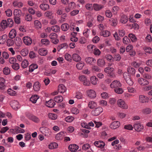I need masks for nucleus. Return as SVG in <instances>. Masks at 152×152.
<instances>
[{"mask_svg": "<svg viewBox=\"0 0 152 152\" xmlns=\"http://www.w3.org/2000/svg\"><path fill=\"white\" fill-rule=\"evenodd\" d=\"M72 58L74 61L77 62L80 61L81 60L80 57L76 53H75L73 55Z\"/></svg>", "mask_w": 152, "mask_h": 152, "instance_id": "nucleus-25", "label": "nucleus"}, {"mask_svg": "<svg viewBox=\"0 0 152 152\" xmlns=\"http://www.w3.org/2000/svg\"><path fill=\"white\" fill-rule=\"evenodd\" d=\"M66 133L64 131L61 132L56 134V139L58 140H61L64 137V134Z\"/></svg>", "mask_w": 152, "mask_h": 152, "instance_id": "nucleus-14", "label": "nucleus"}, {"mask_svg": "<svg viewBox=\"0 0 152 152\" xmlns=\"http://www.w3.org/2000/svg\"><path fill=\"white\" fill-rule=\"evenodd\" d=\"M128 21V18L125 15H123L121 16L120 19L121 22L124 23H126Z\"/></svg>", "mask_w": 152, "mask_h": 152, "instance_id": "nucleus-40", "label": "nucleus"}, {"mask_svg": "<svg viewBox=\"0 0 152 152\" xmlns=\"http://www.w3.org/2000/svg\"><path fill=\"white\" fill-rule=\"evenodd\" d=\"M5 80L3 77H0V89H3L4 88L5 85Z\"/></svg>", "mask_w": 152, "mask_h": 152, "instance_id": "nucleus-21", "label": "nucleus"}, {"mask_svg": "<svg viewBox=\"0 0 152 152\" xmlns=\"http://www.w3.org/2000/svg\"><path fill=\"white\" fill-rule=\"evenodd\" d=\"M121 86V83L119 81L117 80L113 81L110 85V86L111 88L115 89L118 87H120Z\"/></svg>", "mask_w": 152, "mask_h": 152, "instance_id": "nucleus-5", "label": "nucleus"}, {"mask_svg": "<svg viewBox=\"0 0 152 152\" xmlns=\"http://www.w3.org/2000/svg\"><path fill=\"white\" fill-rule=\"evenodd\" d=\"M38 68V66L35 64H32L29 67V71L30 72H32L34 70Z\"/></svg>", "mask_w": 152, "mask_h": 152, "instance_id": "nucleus-34", "label": "nucleus"}, {"mask_svg": "<svg viewBox=\"0 0 152 152\" xmlns=\"http://www.w3.org/2000/svg\"><path fill=\"white\" fill-rule=\"evenodd\" d=\"M105 57L108 61L110 62H112L113 61V58L110 55H106L105 56Z\"/></svg>", "mask_w": 152, "mask_h": 152, "instance_id": "nucleus-48", "label": "nucleus"}, {"mask_svg": "<svg viewBox=\"0 0 152 152\" xmlns=\"http://www.w3.org/2000/svg\"><path fill=\"white\" fill-rule=\"evenodd\" d=\"M110 23L112 26H116L117 23V18H111L109 20Z\"/></svg>", "mask_w": 152, "mask_h": 152, "instance_id": "nucleus-23", "label": "nucleus"}, {"mask_svg": "<svg viewBox=\"0 0 152 152\" xmlns=\"http://www.w3.org/2000/svg\"><path fill=\"white\" fill-rule=\"evenodd\" d=\"M88 96L91 98H94L96 96V94L94 90H91L88 93Z\"/></svg>", "mask_w": 152, "mask_h": 152, "instance_id": "nucleus-22", "label": "nucleus"}, {"mask_svg": "<svg viewBox=\"0 0 152 152\" xmlns=\"http://www.w3.org/2000/svg\"><path fill=\"white\" fill-rule=\"evenodd\" d=\"M7 25L9 27H11L14 24V22L13 20L11 18H8L7 20Z\"/></svg>", "mask_w": 152, "mask_h": 152, "instance_id": "nucleus-47", "label": "nucleus"}, {"mask_svg": "<svg viewBox=\"0 0 152 152\" xmlns=\"http://www.w3.org/2000/svg\"><path fill=\"white\" fill-rule=\"evenodd\" d=\"M94 10L96 11H98L104 7L103 5L97 4H94L93 5Z\"/></svg>", "mask_w": 152, "mask_h": 152, "instance_id": "nucleus-13", "label": "nucleus"}, {"mask_svg": "<svg viewBox=\"0 0 152 152\" xmlns=\"http://www.w3.org/2000/svg\"><path fill=\"white\" fill-rule=\"evenodd\" d=\"M28 65V62L27 60H24L22 63L21 66L23 68L27 67Z\"/></svg>", "mask_w": 152, "mask_h": 152, "instance_id": "nucleus-50", "label": "nucleus"}, {"mask_svg": "<svg viewBox=\"0 0 152 152\" xmlns=\"http://www.w3.org/2000/svg\"><path fill=\"white\" fill-rule=\"evenodd\" d=\"M48 117L52 120H54L57 118V115L56 114L49 113L48 114Z\"/></svg>", "mask_w": 152, "mask_h": 152, "instance_id": "nucleus-41", "label": "nucleus"}, {"mask_svg": "<svg viewBox=\"0 0 152 152\" xmlns=\"http://www.w3.org/2000/svg\"><path fill=\"white\" fill-rule=\"evenodd\" d=\"M138 81L139 84L142 86H146L149 84L148 81L143 78H139Z\"/></svg>", "mask_w": 152, "mask_h": 152, "instance_id": "nucleus-10", "label": "nucleus"}, {"mask_svg": "<svg viewBox=\"0 0 152 152\" xmlns=\"http://www.w3.org/2000/svg\"><path fill=\"white\" fill-rule=\"evenodd\" d=\"M78 148V146L76 144H71L68 147L69 149L72 152L76 151Z\"/></svg>", "mask_w": 152, "mask_h": 152, "instance_id": "nucleus-11", "label": "nucleus"}, {"mask_svg": "<svg viewBox=\"0 0 152 152\" xmlns=\"http://www.w3.org/2000/svg\"><path fill=\"white\" fill-rule=\"evenodd\" d=\"M28 51L27 49H23L21 51L20 53L22 56H25L28 54Z\"/></svg>", "mask_w": 152, "mask_h": 152, "instance_id": "nucleus-54", "label": "nucleus"}, {"mask_svg": "<svg viewBox=\"0 0 152 152\" xmlns=\"http://www.w3.org/2000/svg\"><path fill=\"white\" fill-rule=\"evenodd\" d=\"M110 34V31L107 30L101 32L100 35L104 37H109Z\"/></svg>", "mask_w": 152, "mask_h": 152, "instance_id": "nucleus-35", "label": "nucleus"}, {"mask_svg": "<svg viewBox=\"0 0 152 152\" xmlns=\"http://www.w3.org/2000/svg\"><path fill=\"white\" fill-rule=\"evenodd\" d=\"M16 35V32L14 29H12L9 34V37L12 39L15 38Z\"/></svg>", "mask_w": 152, "mask_h": 152, "instance_id": "nucleus-16", "label": "nucleus"}, {"mask_svg": "<svg viewBox=\"0 0 152 152\" xmlns=\"http://www.w3.org/2000/svg\"><path fill=\"white\" fill-rule=\"evenodd\" d=\"M55 104V102L52 99H50L49 101L46 102V105L49 107H53Z\"/></svg>", "mask_w": 152, "mask_h": 152, "instance_id": "nucleus-18", "label": "nucleus"}, {"mask_svg": "<svg viewBox=\"0 0 152 152\" xmlns=\"http://www.w3.org/2000/svg\"><path fill=\"white\" fill-rule=\"evenodd\" d=\"M148 100V97L145 96L140 95L139 96V101L142 103L147 102Z\"/></svg>", "mask_w": 152, "mask_h": 152, "instance_id": "nucleus-12", "label": "nucleus"}, {"mask_svg": "<svg viewBox=\"0 0 152 152\" xmlns=\"http://www.w3.org/2000/svg\"><path fill=\"white\" fill-rule=\"evenodd\" d=\"M45 14L46 17H48L50 19L52 18H53V13L51 11H48L46 12Z\"/></svg>", "mask_w": 152, "mask_h": 152, "instance_id": "nucleus-56", "label": "nucleus"}, {"mask_svg": "<svg viewBox=\"0 0 152 152\" xmlns=\"http://www.w3.org/2000/svg\"><path fill=\"white\" fill-rule=\"evenodd\" d=\"M5 12L7 16L8 17H11L12 15V11L10 9H8Z\"/></svg>", "mask_w": 152, "mask_h": 152, "instance_id": "nucleus-64", "label": "nucleus"}, {"mask_svg": "<svg viewBox=\"0 0 152 152\" xmlns=\"http://www.w3.org/2000/svg\"><path fill=\"white\" fill-rule=\"evenodd\" d=\"M97 64L99 66L101 67L104 66L105 64V62L103 59H99L97 62Z\"/></svg>", "mask_w": 152, "mask_h": 152, "instance_id": "nucleus-17", "label": "nucleus"}, {"mask_svg": "<svg viewBox=\"0 0 152 152\" xmlns=\"http://www.w3.org/2000/svg\"><path fill=\"white\" fill-rule=\"evenodd\" d=\"M96 104L93 101H91L88 103V107L91 109H93L96 106Z\"/></svg>", "mask_w": 152, "mask_h": 152, "instance_id": "nucleus-39", "label": "nucleus"}, {"mask_svg": "<svg viewBox=\"0 0 152 152\" xmlns=\"http://www.w3.org/2000/svg\"><path fill=\"white\" fill-rule=\"evenodd\" d=\"M40 84L39 82L38 81L35 82L33 86L34 91H39L40 89Z\"/></svg>", "mask_w": 152, "mask_h": 152, "instance_id": "nucleus-15", "label": "nucleus"}, {"mask_svg": "<svg viewBox=\"0 0 152 152\" xmlns=\"http://www.w3.org/2000/svg\"><path fill=\"white\" fill-rule=\"evenodd\" d=\"M58 144L56 142H52L48 145V148L51 149L56 148L58 147Z\"/></svg>", "mask_w": 152, "mask_h": 152, "instance_id": "nucleus-33", "label": "nucleus"}, {"mask_svg": "<svg viewBox=\"0 0 152 152\" xmlns=\"http://www.w3.org/2000/svg\"><path fill=\"white\" fill-rule=\"evenodd\" d=\"M38 98L37 95H34V96H32L30 98V100L32 103H36Z\"/></svg>", "mask_w": 152, "mask_h": 152, "instance_id": "nucleus-44", "label": "nucleus"}, {"mask_svg": "<svg viewBox=\"0 0 152 152\" xmlns=\"http://www.w3.org/2000/svg\"><path fill=\"white\" fill-rule=\"evenodd\" d=\"M84 65V63L83 62H79L76 65V67L77 69L81 70Z\"/></svg>", "mask_w": 152, "mask_h": 152, "instance_id": "nucleus-52", "label": "nucleus"}, {"mask_svg": "<svg viewBox=\"0 0 152 152\" xmlns=\"http://www.w3.org/2000/svg\"><path fill=\"white\" fill-rule=\"evenodd\" d=\"M12 69L15 70H17L20 68V66L18 63H15L12 65Z\"/></svg>", "mask_w": 152, "mask_h": 152, "instance_id": "nucleus-51", "label": "nucleus"}, {"mask_svg": "<svg viewBox=\"0 0 152 152\" xmlns=\"http://www.w3.org/2000/svg\"><path fill=\"white\" fill-rule=\"evenodd\" d=\"M50 37L51 39L50 41L55 44H57L59 41L57 39L58 35L55 33H53L50 34Z\"/></svg>", "mask_w": 152, "mask_h": 152, "instance_id": "nucleus-3", "label": "nucleus"}, {"mask_svg": "<svg viewBox=\"0 0 152 152\" xmlns=\"http://www.w3.org/2000/svg\"><path fill=\"white\" fill-rule=\"evenodd\" d=\"M39 7L41 9L44 11L48 10L50 8L49 5L46 4H40Z\"/></svg>", "mask_w": 152, "mask_h": 152, "instance_id": "nucleus-19", "label": "nucleus"}, {"mask_svg": "<svg viewBox=\"0 0 152 152\" xmlns=\"http://www.w3.org/2000/svg\"><path fill=\"white\" fill-rule=\"evenodd\" d=\"M51 29L54 32H57L60 31V28L58 25H56L53 26Z\"/></svg>", "mask_w": 152, "mask_h": 152, "instance_id": "nucleus-42", "label": "nucleus"}, {"mask_svg": "<svg viewBox=\"0 0 152 152\" xmlns=\"http://www.w3.org/2000/svg\"><path fill=\"white\" fill-rule=\"evenodd\" d=\"M22 11L19 9H15L13 12V15L14 16V19L15 23L19 24L20 23V17L21 15Z\"/></svg>", "mask_w": 152, "mask_h": 152, "instance_id": "nucleus-1", "label": "nucleus"}, {"mask_svg": "<svg viewBox=\"0 0 152 152\" xmlns=\"http://www.w3.org/2000/svg\"><path fill=\"white\" fill-rule=\"evenodd\" d=\"M114 70V69L112 67H107L104 69V71L106 73H109V72H113Z\"/></svg>", "mask_w": 152, "mask_h": 152, "instance_id": "nucleus-63", "label": "nucleus"}, {"mask_svg": "<svg viewBox=\"0 0 152 152\" xmlns=\"http://www.w3.org/2000/svg\"><path fill=\"white\" fill-rule=\"evenodd\" d=\"M29 118L34 122L36 123H38L40 121V119L37 116L31 115L29 116Z\"/></svg>", "mask_w": 152, "mask_h": 152, "instance_id": "nucleus-20", "label": "nucleus"}, {"mask_svg": "<svg viewBox=\"0 0 152 152\" xmlns=\"http://www.w3.org/2000/svg\"><path fill=\"white\" fill-rule=\"evenodd\" d=\"M85 61L86 63L90 64L93 63H95L96 60L94 58L92 57H88L85 59Z\"/></svg>", "mask_w": 152, "mask_h": 152, "instance_id": "nucleus-27", "label": "nucleus"}, {"mask_svg": "<svg viewBox=\"0 0 152 152\" xmlns=\"http://www.w3.org/2000/svg\"><path fill=\"white\" fill-rule=\"evenodd\" d=\"M38 53L41 56H45L47 54L48 51L47 50H45L43 48H41L39 49Z\"/></svg>", "mask_w": 152, "mask_h": 152, "instance_id": "nucleus-26", "label": "nucleus"}, {"mask_svg": "<svg viewBox=\"0 0 152 152\" xmlns=\"http://www.w3.org/2000/svg\"><path fill=\"white\" fill-rule=\"evenodd\" d=\"M133 127L135 130L137 132L141 131L144 128L143 126L139 123L134 124Z\"/></svg>", "mask_w": 152, "mask_h": 152, "instance_id": "nucleus-7", "label": "nucleus"}, {"mask_svg": "<svg viewBox=\"0 0 152 152\" xmlns=\"http://www.w3.org/2000/svg\"><path fill=\"white\" fill-rule=\"evenodd\" d=\"M0 26L2 29H5L7 27V22L6 20H3L0 23Z\"/></svg>", "mask_w": 152, "mask_h": 152, "instance_id": "nucleus-28", "label": "nucleus"}, {"mask_svg": "<svg viewBox=\"0 0 152 152\" xmlns=\"http://www.w3.org/2000/svg\"><path fill=\"white\" fill-rule=\"evenodd\" d=\"M127 70L129 74L132 75H134L135 73V70L134 68L131 67H129L127 68Z\"/></svg>", "mask_w": 152, "mask_h": 152, "instance_id": "nucleus-32", "label": "nucleus"}, {"mask_svg": "<svg viewBox=\"0 0 152 152\" xmlns=\"http://www.w3.org/2000/svg\"><path fill=\"white\" fill-rule=\"evenodd\" d=\"M25 20L28 21H30L32 20V16L30 14H28L25 16Z\"/></svg>", "mask_w": 152, "mask_h": 152, "instance_id": "nucleus-59", "label": "nucleus"}, {"mask_svg": "<svg viewBox=\"0 0 152 152\" xmlns=\"http://www.w3.org/2000/svg\"><path fill=\"white\" fill-rule=\"evenodd\" d=\"M34 24L35 28L37 29L40 28L42 27V24L40 22L37 20L34 21Z\"/></svg>", "mask_w": 152, "mask_h": 152, "instance_id": "nucleus-37", "label": "nucleus"}, {"mask_svg": "<svg viewBox=\"0 0 152 152\" xmlns=\"http://www.w3.org/2000/svg\"><path fill=\"white\" fill-rule=\"evenodd\" d=\"M94 145L98 148H103L105 145V143H100V142H97L96 141L94 142Z\"/></svg>", "mask_w": 152, "mask_h": 152, "instance_id": "nucleus-29", "label": "nucleus"}, {"mask_svg": "<svg viewBox=\"0 0 152 152\" xmlns=\"http://www.w3.org/2000/svg\"><path fill=\"white\" fill-rule=\"evenodd\" d=\"M65 87L62 84H60L58 87V91L61 93H63L65 91Z\"/></svg>", "mask_w": 152, "mask_h": 152, "instance_id": "nucleus-24", "label": "nucleus"}, {"mask_svg": "<svg viewBox=\"0 0 152 152\" xmlns=\"http://www.w3.org/2000/svg\"><path fill=\"white\" fill-rule=\"evenodd\" d=\"M7 46H11L14 45V41L13 40L11 39H8L7 40Z\"/></svg>", "mask_w": 152, "mask_h": 152, "instance_id": "nucleus-55", "label": "nucleus"}, {"mask_svg": "<svg viewBox=\"0 0 152 152\" xmlns=\"http://www.w3.org/2000/svg\"><path fill=\"white\" fill-rule=\"evenodd\" d=\"M74 118L71 116H68L66 117L65 118V121L68 122H71L74 120Z\"/></svg>", "mask_w": 152, "mask_h": 152, "instance_id": "nucleus-60", "label": "nucleus"}, {"mask_svg": "<svg viewBox=\"0 0 152 152\" xmlns=\"http://www.w3.org/2000/svg\"><path fill=\"white\" fill-rule=\"evenodd\" d=\"M69 26L68 24L65 23L62 25L61 28L62 30L64 31H67L69 28Z\"/></svg>", "mask_w": 152, "mask_h": 152, "instance_id": "nucleus-38", "label": "nucleus"}, {"mask_svg": "<svg viewBox=\"0 0 152 152\" xmlns=\"http://www.w3.org/2000/svg\"><path fill=\"white\" fill-rule=\"evenodd\" d=\"M68 7L72 10L75 8V4L73 2H70L69 4Z\"/></svg>", "mask_w": 152, "mask_h": 152, "instance_id": "nucleus-57", "label": "nucleus"}, {"mask_svg": "<svg viewBox=\"0 0 152 152\" xmlns=\"http://www.w3.org/2000/svg\"><path fill=\"white\" fill-rule=\"evenodd\" d=\"M120 123L118 121L112 122L110 125V127L112 129H116L118 128L120 126Z\"/></svg>", "mask_w": 152, "mask_h": 152, "instance_id": "nucleus-8", "label": "nucleus"}, {"mask_svg": "<svg viewBox=\"0 0 152 152\" xmlns=\"http://www.w3.org/2000/svg\"><path fill=\"white\" fill-rule=\"evenodd\" d=\"M88 50L91 51V52H92V51L95 49L96 46L94 45H90L88 46Z\"/></svg>", "mask_w": 152, "mask_h": 152, "instance_id": "nucleus-61", "label": "nucleus"}, {"mask_svg": "<svg viewBox=\"0 0 152 152\" xmlns=\"http://www.w3.org/2000/svg\"><path fill=\"white\" fill-rule=\"evenodd\" d=\"M14 41L16 45L18 46H20L22 42L21 39L18 37L14 39Z\"/></svg>", "mask_w": 152, "mask_h": 152, "instance_id": "nucleus-36", "label": "nucleus"}, {"mask_svg": "<svg viewBox=\"0 0 152 152\" xmlns=\"http://www.w3.org/2000/svg\"><path fill=\"white\" fill-rule=\"evenodd\" d=\"M63 100V98L61 96H57L54 98V100L57 103L61 102Z\"/></svg>", "mask_w": 152, "mask_h": 152, "instance_id": "nucleus-31", "label": "nucleus"}, {"mask_svg": "<svg viewBox=\"0 0 152 152\" xmlns=\"http://www.w3.org/2000/svg\"><path fill=\"white\" fill-rule=\"evenodd\" d=\"M10 105L13 109L15 110H17L20 107L18 102L16 100L12 101L10 103Z\"/></svg>", "mask_w": 152, "mask_h": 152, "instance_id": "nucleus-6", "label": "nucleus"}, {"mask_svg": "<svg viewBox=\"0 0 152 152\" xmlns=\"http://www.w3.org/2000/svg\"><path fill=\"white\" fill-rule=\"evenodd\" d=\"M103 108L100 107H98L95 109L92 110L91 112L92 115L97 116L99 115L103 111Z\"/></svg>", "mask_w": 152, "mask_h": 152, "instance_id": "nucleus-2", "label": "nucleus"}, {"mask_svg": "<svg viewBox=\"0 0 152 152\" xmlns=\"http://www.w3.org/2000/svg\"><path fill=\"white\" fill-rule=\"evenodd\" d=\"M114 90L115 93L119 94H121L124 92L123 89L122 88H120V87L115 88L114 89Z\"/></svg>", "mask_w": 152, "mask_h": 152, "instance_id": "nucleus-49", "label": "nucleus"}, {"mask_svg": "<svg viewBox=\"0 0 152 152\" xmlns=\"http://www.w3.org/2000/svg\"><path fill=\"white\" fill-rule=\"evenodd\" d=\"M90 80L92 84L95 85L97 84V82L98 81V79L96 76H94L91 77Z\"/></svg>", "mask_w": 152, "mask_h": 152, "instance_id": "nucleus-30", "label": "nucleus"}, {"mask_svg": "<svg viewBox=\"0 0 152 152\" xmlns=\"http://www.w3.org/2000/svg\"><path fill=\"white\" fill-rule=\"evenodd\" d=\"M23 42L26 45H30L32 43V40L31 38L28 36L25 37L23 38Z\"/></svg>", "mask_w": 152, "mask_h": 152, "instance_id": "nucleus-9", "label": "nucleus"}, {"mask_svg": "<svg viewBox=\"0 0 152 152\" xmlns=\"http://www.w3.org/2000/svg\"><path fill=\"white\" fill-rule=\"evenodd\" d=\"M143 49L147 53L149 54H151L152 53V49L149 47H144L143 48Z\"/></svg>", "mask_w": 152, "mask_h": 152, "instance_id": "nucleus-43", "label": "nucleus"}, {"mask_svg": "<svg viewBox=\"0 0 152 152\" xmlns=\"http://www.w3.org/2000/svg\"><path fill=\"white\" fill-rule=\"evenodd\" d=\"M7 92L8 94L10 95L14 96L16 94V92L13 91L11 88H9L7 90Z\"/></svg>", "mask_w": 152, "mask_h": 152, "instance_id": "nucleus-62", "label": "nucleus"}, {"mask_svg": "<svg viewBox=\"0 0 152 152\" xmlns=\"http://www.w3.org/2000/svg\"><path fill=\"white\" fill-rule=\"evenodd\" d=\"M65 59L68 61L71 62L72 60V57L68 53H66L65 55Z\"/></svg>", "mask_w": 152, "mask_h": 152, "instance_id": "nucleus-53", "label": "nucleus"}, {"mask_svg": "<svg viewBox=\"0 0 152 152\" xmlns=\"http://www.w3.org/2000/svg\"><path fill=\"white\" fill-rule=\"evenodd\" d=\"M151 112V110L149 108H146L142 110L143 113L145 114H148L150 113Z\"/></svg>", "mask_w": 152, "mask_h": 152, "instance_id": "nucleus-46", "label": "nucleus"}, {"mask_svg": "<svg viewBox=\"0 0 152 152\" xmlns=\"http://www.w3.org/2000/svg\"><path fill=\"white\" fill-rule=\"evenodd\" d=\"M129 37H130L132 42L135 41L137 40V39L135 36L132 34H129Z\"/></svg>", "mask_w": 152, "mask_h": 152, "instance_id": "nucleus-58", "label": "nucleus"}, {"mask_svg": "<svg viewBox=\"0 0 152 152\" xmlns=\"http://www.w3.org/2000/svg\"><path fill=\"white\" fill-rule=\"evenodd\" d=\"M3 72L4 74L7 75L10 74V70L8 67H5L3 69Z\"/></svg>", "mask_w": 152, "mask_h": 152, "instance_id": "nucleus-45", "label": "nucleus"}, {"mask_svg": "<svg viewBox=\"0 0 152 152\" xmlns=\"http://www.w3.org/2000/svg\"><path fill=\"white\" fill-rule=\"evenodd\" d=\"M117 102L119 107L124 109L128 108V106L123 100L121 99H119Z\"/></svg>", "mask_w": 152, "mask_h": 152, "instance_id": "nucleus-4", "label": "nucleus"}]
</instances>
